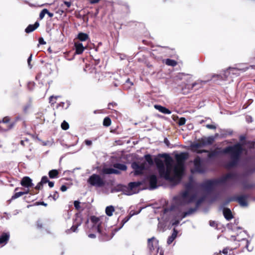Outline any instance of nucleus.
<instances>
[{"label":"nucleus","mask_w":255,"mask_h":255,"mask_svg":"<svg viewBox=\"0 0 255 255\" xmlns=\"http://www.w3.org/2000/svg\"><path fill=\"white\" fill-rule=\"evenodd\" d=\"M31 106V104H28L26 105H24L22 108L23 113L24 114H27L28 113V110L30 109Z\"/></svg>","instance_id":"obj_43"},{"label":"nucleus","mask_w":255,"mask_h":255,"mask_svg":"<svg viewBox=\"0 0 255 255\" xmlns=\"http://www.w3.org/2000/svg\"><path fill=\"white\" fill-rule=\"evenodd\" d=\"M67 187L65 185H63L61 186V187H60V190L62 192H65L67 190Z\"/></svg>","instance_id":"obj_62"},{"label":"nucleus","mask_w":255,"mask_h":255,"mask_svg":"<svg viewBox=\"0 0 255 255\" xmlns=\"http://www.w3.org/2000/svg\"><path fill=\"white\" fill-rule=\"evenodd\" d=\"M184 170V165L176 163L173 168L174 177L181 178Z\"/></svg>","instance_id":"obj_8"},{"label":"nucleus","mask_w":255,"mask_h":255,"mask_svg":"<svg viewBox=\"0 0 255 255\" xmlns=\"http://www.w3.org/2000/svg\"><path fill=\"white\" fill-rule=\"evenodd\" d=\"M198 148H191V150H192V151H193L194 152H196L198 154L208 152V150H207L206 149L199 150V149H198Z\"/></svg>","instance_id":"obj_38"},{"label":"nucleus","mask_w":255,"mask_h":255,"mask_svg":"<svg viewBox=\"0 0 255 255\" xmlns=\"http://www.w3.org/2000/svg\"><path fill=\"white\" fill-rule=\"evenodd\" d=\"M178 231L175 229H173L172 235L169 236L167 239V243L168 245L171 244L173 241L175 239L177 236Z\"/></svg>","instance_id":"obj_25"},{"label":"nucleus","mask_w":255,"mask_h":255,"mask_svg":"<svg viewBox=\"0 0 255 255\" xmlns=\"http://www.w3.org/2000/svg\"><path fill=\"white\" fill-rule=\"evenodd\" d=\"M117 106V104L115 102H111L109 103L108 104V109L110 110H112V108L115 107Z\"/></svg>","instance_id":"obj_51"},{"label":"nucleus","mask_w":255,"mask_h":255,"mask_svg":"<svg viewBox=\"0 0 255 255\" xmlns=\"http://www.w3.org/2000/svg\"><path fill=\"white\" fill-rule=\"evenodd\" d=\"M30 192L29 193L31 195H35L38 193L39 191L38 190H36L35 188H32V189L30 190Z\"/></svg>","instance_id":"obj_55"},{"label":"nucleus","mask_w":255,"mask_h":255,"mask_svg":"<svg viewBox=\"0 0 255 255\" xmlns=\"http://www.w3.org/2000/svg\"><path fill=\"white\" fill-rule=\"evenodd\" d=\"M196 210V208H191L187 211H186V213H187L188 216H189V215L192 214V213H193L194 212H195Z\"/></svg>","instance_id":"obj_52"},{"label":"nucleus","mask_w":255,"mask_h":255,"mask_svg":"<svg viewBox=\"0 0 255 255\" xmlns=\"http://www.w3.org/2000/svg\"><path fill=\"white\" fill-rule=\"evenodd\" d=\"M20 184L26 188H32L34 186L32 179L28 176L23 177L20 181Z\"/></svg>","instance_id":"obj_13"},{"label":"nucleus","mask_w":255,"mask_h":255,"mask_svg":"<svg viewBox=\"0 0 255 255\" xmlns=\"http://www.w3.org/2000/svg\"><path fill=\"white\" fill-rule=\"evenodd\" d=\"M249 244L248 240L244 239L240 242L239 246H241L242 248H246L248 251H251V250L249 248Z\"/></svg>","instance_id":"obj_30"},{"label":"nucleus","mask_w":255,"mask_h":255,"mask_svg":"<svg viewBox=\"0 0 255 255\" xmlns=\"http://www.w3.org/2000/svg\"><path fill=\"white\" fill-rule=\"evenodd\" d=\"M102 172L104 174H119L120 172L116 169H113L112 168H104L102 169Z\"/></svg>","instance_id":"obj_20"},{"label":"nucleus","mask_w":255,"mask_h":255,"mask_svg":"<svg viewBox=\"0 0 255 255\" xmlns=\"http://www.w3.org/2000/svg\"><path fill=\"white\" fill-rule=\"evenodd\" d=\"M209 225L211 227H216V228H217V226H218L217 223L215 221H212V220H210L209 221Z\"/></svg>","instance_id":"obj_57"},{"label":"nucleus","mask_w":255,"mask_h":255,"mask_svg":"<svg viewBox=\"0 0 255 255\" xmlns=\"http://www.w3.org/2000/svg\"><path fill=\"white\" fill-rule=\"evenodd\" d=\"M244 190L251 189L255 187V184L250 183L248 181H244L241 183Z\"/></svg>","instance_id":"obj_22"},{"label":"nucleus","mask_w":255,"mask_h":255,"mask_svg":"<svg viewBox=\"0 0 255 255\" xmlns=\"http://www.w3.org/2000/svg\"><path fill=\"white\" fill-rule=\"evenodd\" d=\"M163 62L168 66L174 67L177 65V62L175 60L171 59H166L163 60Z\"/></svg>","instance_id":"obj_31"},{"label":"nucleus","mask_w":255,"mask_h":255,"mask_svg":"<svg viewBox=\"0 0 255 255\" xmlns=\"http://www.w3.org/2000/svg\"><path fill=\"white\" fill-rule=\"evenodd\" d=\"M115 211V208L113 206H107L106 208V214L108 216H112L113 212Z\"/></svg>","instance_id":"obj_34"},{"label":"nucleus","mask_w":255,"mask_h":255,"mask_svg":"<svg viewBox=\"0 0 255 255\" xmlns=\"http://www.w3.org/2000/svg\"><path fill=\"white\" fill-rule=\"evenodd\" d=\"M142 184V182H131L128 183V186L130 190H133L137 187H138Z\"/></svg>","instance_id":"obj_29"},{"label":"nucleus","mask_w":255,"mask_h":255,"mask_svg":"<svg viewBox=\"0 0 255 255\" xmlns=\"http://www.w3.org/2000/svg\"><path fill=\"white\" fill-rule=\"evenodd\" d=\"M57 99V97H54L53 96H51L49 98V103H51V105H53L56 103V100Z\"/></svg>","instance_id":"obj_50"},{"label":"nucleus","mask_w":255,"mask_h":255,"mask_svg":"<svg viewBox=\"0 0 255 255\" xmlns=\"http://www.w3.org/2000/svg\"><path fill=\"white\" fill-rule=\"evenodd\" d=\"M182 198L183 199L186 200V203L189 204L194 202L196 199V195L193 194L191 195H189V192L188 190L184 191L182 194Z\"/></svg>","instance_id":"obj_11"},{"label":"nucleus","mask_w":255,"mask_h":255,"mask_svg":"<svg viewBox=\"0 0 255 255\" xmlns=\"http://www.w3.org/2000/svg\"><path fill=\"white\" fill-rule=\"evenodd\" d=\"M39 26V23L38 21L35 22L34 24H29L25 29V32L29 33L33 31Z\"/></svg>","instance_id":"obj_21"},{"label":"nucleus","mask_w":255,"mask_h":255,"mask_svg":"<svg viewBox=\"0 0 255 255\" xmlns=\"http://www.w3.org/2000/svg\"><path fill=\"white\" fill-rule=\"evenodd\" d=\"M133 214H130V215H128V216H127V217H126L122 221V223L123 224H125L126 223V222H127L129 220V219L130 218V217L133 215Z\"/></svg>","instance_id":"obj_56"},{"label":"nucleus","mask_w":255,"mask_h":255,"mask_svg":"<svg viewBox=\"0 0 255 255\" xmlns=\"http://www.w3.org/2000/svg\"><path fill=\"white\" fill-rule=\"evenodd\" d=\"M154 108L155 109L158 110L160 112L165 114H170L171 112L166 108L158 105H155Z\"/></svg>","instance_id":"obj_23"},{"label":"nucleus","mask_w":255,"mask_h":255,"mask_svg":"<svg viewBox=\"0 0 255 255\" xmlns=\"http://www.w3.org/2000/svg\"><path fill=\"white\" fill-rule=\"evenodd\" d=\"M77 38L81 41H85L88 40L89 37L88 34L83 32H80L77 35Z\"/></svg>","instance_id":"obj_28"},{"label":"nucleus","mask_w":255,"mask_h":255,"mask_svg":"<svg viewBox=\"0 0 255 255\" xmlns=\"http://www.w3.org/2000/svg\"><path fill=\"white\" fill-rule=\"evenodd\" d=\"M249 197L248 195H242L238 196H234L230 198L229 201H237L242 206H247L248 205L247 199Z\"/></svg>","instance_id":"obj_6"},{"label":"nucleus","mask_w":255,"mask_h":255,"mask_svg":"<svg viewBox=\"0 0 255 255\" xmlns=\"http://www.w3.org/2000/svg\"><path fill=\"white\" fill-rule=\"evenodd\" d=\"M205 145V142L203 138H201L198 140V142L194 143L191 144V148H200L203 147Z\"/></svg>","instance_id":"obj_24"},{"label":"nucleus","mask_w":255,"mask_h":255,"mask_svg":"<svg viewBox=\"0 0 255 255\" xmlns=\"http://www.w3.org/2000/svg\"><path fill=\"white\" fill-rule=\"evenodd\" d=\"M74 46L75 48V53L77 54H81L86 48L83 46L82 43L79 42H75Z\"/></svg>","instance_id":"obj_18"},{"label":"nucleus","mask_w":255,"mask_h":255,"mask_svg":"<svg viewBox=\"0 0 255 255\" xmlns=\"http://www.w3.org/2000/svg\"><path fill=\"white\" fill-rule=\"evenodd\" d=\"M246 137L245 135H242L240 136L239 137V140H240V141L241 142H239V143L241 144L242 145V147H243V145H244L245 144V140H246ZM244 150L243 151L245 150L244 148H243Z\"/></svg>","instance_id":"obj_41"},{"label":"nucleus","mask_w":255,"mask_h":255,"mask_svg":"<svg viewBox=\"0 0 255 255\" xmlns=\"http://www.w3.org/2000/svg\"><path fill=\"white\" fill-rule=\"evenodd\" d=\"M194 169L191 170L192 173H203L205 172V168L202 163V160L199 156H197L193 160Z\"/></svg>","instance_id":"obj_4"},{"label":"nucleus","mask_w":255,"mask_h":255,"mask_svg":"<svg viewBox=\"0 0 255 255\" xmlns=\"http://www.w3.org/2000/svg\"><path fill=\"white\" fill-rule=\"evenodd\" d=\"M52 198V199L55 201L58 198H59V193L57 191H55L53 193V194H51L50 195V196H49V198Z\"/></svg>","instance_id":"obj_45"},{"label":"nucleus","mask_w":255,"mask_h":255,"mask_svg":"<svg viewBox=\"0 0 255 255\" xmlns=\"http://www.w3.org/2000/svg\"><path fill=\"white\" fill-rule=\"evenodd\" d=\"M147 244L148 248L151 252H152L155 250H157L158 251L159 249L158 241L156 240L154 237H152L150 239H148Z\"/></svg>","instance_id":"obj_9"},{"label":"nucleus","mask_w":255,"mask_h":255,"mask_svg":"<svg viewBox=\"0 0 255 255\" xmlns=\"http://www.w3.org/2000/svg\"><path fill=\"white\" fill-rule=\"evenodd\" d=\"M59 172L56 169H52L49 171L48 175L50 178L54 179L57 178L59 176Z\"/></svg>","instance_id":"obj_27"},{"label":"nucleus","mask_w":255,"mask_h":255,"mask_svg":"<svg viewBox=\"0 0 255 255\" xmlns=\"http://www.w3.org/2000/svg\"><path fill=\"white\" fill-rule=\"evenodd\" d=\"M186 121V120L185 118L182 117L179 119L178 122V124L179 126H183L185 124Z\"/></svg>","instance_id":"obj_47"},{"label":"nucleus","mask_w":255,"mask_h":255,"mask_svg":"<svg viewBox=\"0 0 255 255\" xmlns=\"http://www.w3.org/2000/svg\"><path fill=\"white\" fill-rule=\"evenodd\" d=\"M114 168L119 169L122 171H126L127 169V166L124 164L122 163H115L113 165Z\"/></svg>","instance_id":"obj_32"},{"label":"nucleus","mask_w":255,"mask_h":255,"mask_svg":"<svg viewBox=\"0 0 255 255\" xmlns=\"http://www.w3.org/2000/svg\"><path fill=\"white\" fill-rule=\"evenodd\" d=\"M36 226L37 229H40L43 228V224L40 221H37Z\"/></svg>","instance_id":"obj_58"},{"label":"nucleus","mask_w":255,"mask_h":255,"mask_svg":"<svg viewBox=\"0 0 255 255\" xmlns=\"http://www.w3.org/2000/svg\"><path fill=\"white\" fill-rule=\"evenodd\" d=\"M144 158L145 161L150 166L153 165L154 164V162L155 163L154 160L153 161L152 158V156L149 154H145L144 156Z\"/></svg>","instance_id":"obj_33"},{"label":"nucleus","mask_w":255,"mask_h":255,"mask_svg":"<svg viewBox=\"0 0 255 255\" xmlns=\"http://www.w3.org/2000/svg\"><path fill=\"white\" fill-rule=\"evenodd\" d=\"M189 154L188 152H181L175 155L176 163L183 164L184 165L185 161L188 159Z\"/></svg>","instance_id":"obj_12"},{"label":"nucleus","mask_w":255,"mask_h":255,"mask_svg":"<svg viewBox=\"0 0 255 255\" xmlns=\"http://www.w3.org/2000/svg\"><path fill=\"white\" fill-rule=\"evenodd\" d=\"M22 195H23V193H22V192H21V191L15 192L11 196V197L10 199L9 200V201L10 202L12 200H15V199H17Z\"/></svg>","instance_id":"obj_36"},{"label":"nucleus","mask_w":255,"mask_h":255,"mask_svg":"<svg viewBox=\"0 0 255 255\" xmlns=\"http://www.w3.org/2000/svg\"><path fill=\"white\" fill-rule=\"evenodd\" d=\"M217 185L215 179L207 180L201 184V187L207 191L211 192L214 188L215 186Z\"/></svg>","instance_id":"obj_5"},{"label":"nucleus","mask_w":255,"mask_h":255,"mask_svg":"<svg viewBox=\"0 0 255 255\" xmlns=\"http://www.w3.org/2000/svg\"><path fill=\"white\" fill-rule=\"evenodd\" d=\"M205 199V197H202L198 199L196 202V208H198L201 205V204L204 201Z\"/></svg>","instance_id":"obj_42"},{"label":"nucleus","mask_w":255,"mask_h":255,"mask_svg":"<svg viewBox=\"0 0 255 255\" xmlns=\"http://www.w3.org/2000/svg\"><path fill=\"white\" fill-rule=\"evenodd\" d=\"M223 215L225 218L228 221H230L233 218L231 210L228 208H225L223 209Z\"/></svg>","instance_id":"obj_19"},{"label":"nucleus","mask_w":255,"mask_h":255,"mask_svg":"<svg viewBox=\"0 0 255 255\" xmlns=\"http://www.w3.org/2000/svg\"><path fill=\"white\" fill-rule=\"evenodd\" d=\"M23 118L22 116L20 115L17 116L16 117H15L14 120L10 123L8 127V128L9 129L12 128L18 121H23Z\"/></svg>","instance_id":"obj_26"},{"label":"nucleus","mask_w":255,"mask_h":255,"mask_svg":"<svg viewBox=\"0 0 255 255\" xmlns=\"http://www.w3.org/2000/svg\"><path fill=\"white\" fill-rule=\"evenodd\" d=\"M61 128L64 130H67L69 128V126L67 122L66 121H63L61 125Z\"/></svg>","instance_id":"obj_44"},{"label":"nucleus","mask_w":255,"mask_h":255,"mask_svg":"<svg viewBox=\"0 0 255 255\" xmlns=\"http://www.w3.org/2000/svg\"><path fill=\"white\" fill-rule=\"evenodd\" d=\"M43 184L40 181L35 187L36 190H41L43 188Z\"/></svg>","instance_id":"obj_53"},{"label":"nucleus","mask_w":255,"mask_h":255,"mask_svg":"<svg viewBox=\"0 0 255 255\" xmlns=\"http://www.w3.org/2000/svg\"><path fill=\"white\" fill-rule=\"evenodd\" d=\"M87 182L91 186L101 188L106 186L107 181L99 174H93L87 180Z\"/></svg>","instance_id":"obj_3"},{"label":"nucleus","mask_w":255,"mask_h":255,"mask_svg":"<svg viewBox=\"0 0 255 255\" xmlns=\"http://www.w3.org/2000/svg\"><path fill=\"white\" fill-rule=\"evenodd\" d=\"M48 10L46 8L43 9L39 14V19H42L44 17V15L47 13Z\"/></svg>","instance_id":"obj_46"},{"label":"nucleus","mask_w":255,"mask_h":255,"mask_svg":"<svg viewBox=\"0 0 255 255\" xmlns=\"http://www.w3.org/2000/svg\"><path fill=\"white\" fill-rule=\"evenodd\" d=\"M49 179L46 176H44L41 178L40 182L43 184H46L49 182Z\"/></svg>","instance_id":"obj_49"},{"label":"nucleus","mask_w":255,"mask_h":255,"mask_svg":"<svg viewBox=\"0 0 255 255\" xmlns=\"http://www.w3.org/2000/svg\"><path fill=\"white\" fill-rule=\"evenodd\" d=\"M255 172V165L249 167L246 169L247 174H251Z\"/></svg>","instance_id":"obj_40"},{"label":"nucleus","mask_w":255,"mask_h":255,"mask_svg":"<svg viewBox=\"0 0 255 255\" xmlns=\"http://www.w3.org/2000/svg\"><path fill=\"white\" fill-rule=\"evenodd\" d=\"M206 127L209 129H215L216 128V126L213 125H210V124L206 125Z\"/></svg>","instance_id":"obj_60"},{"label":"nucleus","mask_w":255,"mask_h":255,"mask_svg":"<svg viewBox=\"0 0 255 255\" xmlns=\"http://www.w3.org/2000/svg\"><path fill=\"white\" fill-rule=\"evenodd\" d=\"M82 223V219L79 216H77L75 219L74 221L73 225L71 227L70 230L73 232H75L76 231L78 227L81 225Z\"/></svg>","instance_id":"obj_16"},{"label":"nucleus","mask_w":255,"mask_h":255,"mask_svg":"<svg viewBox=\"0 0 255 255\" xmlns=\"http://www.w3.org/2000/svg\"><path fill=\"white\" fill-rule=\"evenodd\" d=\"M10 235L8 233H2L0 236V245L2 246L6 245L9 239Z\"/></svg>","instance_id":"obj_17"},{"label":"nucleus","mask_w":255,"mask_h":255,"mask_svg":"<svg viewBox=\"0 0 255 255\" xmlns=\"http://www.w3.org/2000/svg\"><path fill=\"white\" fill-rule=\"evenodd\" d=\"M10 121V117L6 116L4 117L2 120V122L3 123H8Z\"/></svg>","instance_id":"obj_54"},{"label":"nucleus","mask_w":255,"mask_h":255,"mask_svg":"<svg viewBox=\"0 0 255 255\" xmlns=\"http://www.w3.org/2000/svg\"><path fill=\"white\" fill-rule=\"evenodd\" d=\"M179 222H180V220H175L174 222H172V225L173 226H177L179 224Z\"/></svg>","instance_id":"obj_64"},{"label":"nucleus","mask_w":255,"mask_h":255,"mask_svg":"<svg viewBox=\"0 0 255 255\" xmlns=\"http://www.w3.org/2000/svg\"><path fill=\"white\" fill-rule=\"evenodd\" d=\"M90 220L91 222L94 224V225H97V229L98 232L102 235H104V233L102 231L101 227L102 222H100V218L95 216H92L90 217Z\"/></svg>","instance_id":"obj_14"},{"label":"nucleus","mask_w":255,"mask_h":255,"mask_svg":"<svg viewBox=\"0 0 255 255\" xmlns=\"http://www.w3.org/2000/svg\"><path fill=\"white\" fill-rule=\"evenodd\" d=\"M32 56V54H31L30 56L28 57V58L27 59V63L28 64V66L30 67V68L32 67V65L30 64L31 61Z\"/></svg>","instance_id":"obj_61"},{"label":"nucleus","mask_w":255,"mask_h":255,"mask_svg":"<svg viewBox=\"0 0 255 255\" xmlns=\"http://www.w3.org/2000/svg\"><path fill=\"white\" fill-rule=\"evenodd\" d=\"M19 189H21L23 190V191H21L22 193H23V195L27 194H29V193L30 192V188H24H24H23L16 187L14 189V192H16Z\"/></svg>","instance_id":"obj_39"},{"label":"nucleus","mask_w":255,"mask_h":255,"mask_svg":"<svg viewBox=\"0 0 255 255\" xmlns=\"http://www.w3.org/2000/svg\"><path fill=\"white\" fill-rule=\"evenodd\" d=\"M205 142V145H211L215 140L214 136H209L208 137H203Z\"/></svg>","instance_id":"obj_35"},{"label":"nucleus","mask_w":255,"mask_h":255,"mask_svg":"<svg viewBox=\"0 0 255 255\" xmlns=\"http://www.w3.org/2000/svg\"><path fill=\"white\" fill-rule=\"evenodd\" d=\"M111 119L109 117H107L104 119L103 124L104 126L108 127L111 125Z\"/></svg>","instance_id":"obj_37"},{"label":"nucleus","mask_w":255,"mask_h":255,"mask_svg":"<svg viewBox=\"0 0 255 255\" xmlns=\"http://www.w3.org/2000/svg\"><path fill=\"white\" fill-rule=\"evenodd\" d=\"M80 202L78 201H75L74 202V205L75 208V209L77 210H80L81 208L80 206Z\"/></svg>","instance_id":"obj_48"},{"label":"nucleus","mask_w":255,"mask_h":255,"mask_svg":"<svg viewBox=\"0 0 255 255\" xmlns=\"http://www.w3.org/2000/svg\"><path fill=\"white\" fill-rule=\"evenodd\" d=\"M85 143L87 145L90 146L92 144V142L91 140L86 139L85 140Z\"/></svg>","instance_id":"obj_63"},{"label":"nucleus","mask_w":255,"mask_h":255,"mask_svg":"<svg viewBox=\"0 0 255 255\" xmlns=\"http://www.w3.org/2000/svg\"><path fill=\"white\" fill-rule=\"evenodd\" d=\"M237 174L235 173H228L225 176L222 177L219 179H215L217 184L224 183L229 179H233L236 178Z\"/></svg>","instance_id":"obj_7"},{"label":"nucleus","mask_w":255,"mask_h":255,"mask_svg":"<svg viewBox=\"0 0 255 255\" xmlns=\"http://www.w3.org/2000/svg\"><path fill=\"white\" fill-rule=\"evenodd\" d=\"M132 168L134 170L135 175H139L142 173L143 171L145 169V163L139 164L134 162L131 164Z\"/></svg>","instance_id":"obj_10"},{"label":"nucleus","mask_w":255,"mask_h":255,"mask_svg":"<svg viewBox=\"0 0 255 255\" xmlns=\"http://www.w3.org/2000/svg\"><path fill=\"white\" fill-rule=\"evenodd\" d=\"M172 161V158L166 153L158 154L154 158L155 164L160 177L170 181H173L174 179V177L171 175Z\"/></svg>","instance_id":"obj_2"},{"label":"nucleus","mask_w":255,"mask_h":255,"mask_svg":"<svg viewBox=\"0 0 255 255\" xmlns=\"http://www.w3.org/2000/svg\"><path fill=\"white\" fill-rule=\"evenodd\" d=\"M150 188L151 189H155L157 187V178L155 175L152 174L147 177Z\"/></svg>","instance_id":"obj_15"},{"label":"nucleus","mask_w":255,"mask_h":255,"mask_svg":"<svg viewBox=\"0 0 255 255\" xmlns=\"http://www.w3.org/2000/svg\"><path fill=\"white\" fill-rule=\"evenodd\" d=\"M197 83L196 82H194L193 83H192V84L190 85V84H187L186 85V87L188 89H193V88L197 85Z\"/></svg>","instance_id":"obj_59"},{"label":"nucleus","mask_w":255,"mask_h":255,"mask_svg":"<svg viewBox=\"0 0 255 255\" xmlns=\"http://www.w3.org/2000/svg\"><path fill=\"white\" fill-rule=\"evenodd\" d=\"M243 150L242 145L237 143L233 145L227 146L223 150H221L220 148H217L211 151H208V157L212 159L218 157L221 154H229L231 160L227 163L226 167L232 168L238 165Z\"/></svg>","instance_id":"obj_1"}]
</instances>
